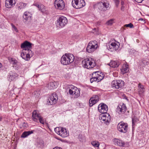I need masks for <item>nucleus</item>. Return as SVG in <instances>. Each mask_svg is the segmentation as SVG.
<instances>
[{
	"label": "nucleus",
	"mask_w": 149,
	"mask_h": 149,
	"mask_svg": "<svg viewBox=\"0 0 149 149\" xmlns=\"http://www.w3.org/2000/svg\"><path fill=\"white\" fill-rule=\"evenodd\" d=\"M120 64V63L117 61H111L108 65L110 67L114 68L118 67Z\"/></svg>",
	"instance_id": "25"
},
{
	"label": "nucleus",
	"mask_w": 149,
	"mask_h": 149,
	"mask_svg": "<svg viewBox=\"0 0 149 149\" xmlns=\"http://www.w3.org/2000/svg\"><path fill=\"white\" fill-rule=\"evenodd\" d=\"M56 8L60 10L63 9L65 7V3L63 0H56L54 2Z\"/></svg>",
	"instance_id": "15"
},
{
	"label": "nucleus",
	"mask_w": 149,
	"mask_h": 149,
	"mask_svg": "<svg viewBox=\"0 0 149 149\" xmlns=\"http://www.w3.org/2000/svg\"><path fill=\"white\" fill-rule=\"evenodd\" d=\"M27 4L22 2H20L17 3V7L19 9L24 8L26 6Z\"/></svg>",
	"instance_id": "30"
},
{
	"label": "nucleus",
	"mask_w": 149,
	"mask_h": 149,
	"mask_svg": "<svg viewBox=\"0 0 149 149\" xmlns=\"http://www.w3.org/2000/svg\"><path fill=\"white\" fill-rule=\"evenodd\" d=\"M22 126L23 128L25 129L28 127V125L26 123L24 122L22 124Z\"/></svg>",
	"instance_id": "40"
},
{
	"label": "nucleus",
	"mask_w": 149,
	"mask_h": 149,
	"mask_svg": "<svg viewBox=\"0 0 149 149\" xmlns=\"http://www.w3.org/2000/svg\"><path fill=\"white\" fill-rule=\"evenodd\" d=\"M102 122L106 125L109 124L111 120V117L109 114L107 113L103 114L101 115Z\"/></svg>",
	"instance_id": "13"
},
{
	"label": "nucleus",
	"mask_w": 149,
	"mask_h": 149,
	"mask_svg": "<svg viewBox=\"0 0 149 149\" xmlns=\"http://www.w3.org/2000/svg\"><path fill=\"white\" fill-rule=\"evenodd\" d=\"M97 72L98 73H99V72H94L93 74L92 75L93 76V75H94V74H95V75H96V76L95 77H93L92 78H91L90 79V81H91V83H92L94 81H97V82H99V81H98V78H97V75H96V73Z\"/></svg>",
	"instance_id": "29"
},
{
	"label": "nucleus",
	"mask_w": 149,
	"mask_h": 149,
	"mask_svg": "<svg viewBox=\"0 0 149 149\" xmlns=\"http://www.w3.org/2000/svg\"><path fill=\"white\" fill-rule=\"evenodd\" d=\"M58 96L55 93H52L50 96L47 102L49 105H52L56 103L58 100Z\"/></svg>",
	"instance_id": "11"
},
{
	"label": "nucleus",
	"mask_w": 149,
	"mask_h": 149,
	"mask_svg": "<svg viewBox=\"0 0 149 149\" xmlns=\"http://www.w3.org/2000/svg\"><path fill=\"white\" fill-rule=\"evenodd\" d=\"M41 116L39 112L36 111L34 110L32 113V119L33 121L35 122H37L38 119Z\"/></svg>",
	"instance_id": "22"
},
{
	"label": "nucleus",
	"mask_w": 149,
	"mask_h": 149,
	"mask_svg": "<svg viewBox=\"0 0 149 149\" xmlns=\"http://www.w3.org/2000/svg\"><path fill=\"white\" fill-rule=\"evenodd\" d=\"M2 119V118L1 117H0V121H1Z\"/></svg>",
	"instance_id": "51"
},
{
	"label": "nucleus",
	"mask_w": 149,
	"mask_h": 149,
	"mask_svg": "<svg viewBox=\"0 0 149 149\" xmlns=\"http://www.w3.org/2000/svg\"><path fill=\"white\" fill-rule=\"evenodd\" d=\"M35 6H37L38 8L39 9V8L40 7V5H39V4H36Z\"/></svg>",
	"instance_id": "46"
},
{
	"label": "nucleus",
	"mask_w": 149,
	"mask_h": 149,
	"mask_svg": "<svg viewBox=\"0 0 149 149\" xmlns=\"http://www.w3.org/2000/svg\"><path fill=\"white\" fill-rule=\"evenodd\" d=\"M97 78H98V81H99V82L102 80L104 77V75L103 74H97Z\"/></svg>",
	"instance_id": "37"
},
{
	"label": "nucleus",
	"mask_w": 149,
	"mask_h": 149,
	"mask_svg": "<svg viewBox=\"0 0 149 149\" xmlns=\"http://www.w3.org/2000/svg\"><path fill=\"white\" fill-rule=\"evenodd\" d=\"M145 88L143 85H141L140 84H139L138 92L139 94H142L144 92Z\"/></svg>",
	"instance_id": "26"
},
{
	"label": "nucleus",
	"mask_w": 149,
	"mask_h": 149,
	"mask_svg": "<svg viewBox=\"0 0 149 149\" xmlns=\"http://www.w3.org/2000/svg\"><path fill=\"white\" fill-rule=\"evenodd\" d=\"M109 44L107 46V48L111 52L116 51L119 47L120 44L118 42H112Z\"/></svg>",
	"instance_id": "12"
},
{
	"label": "nucleus",
	"mask_w": 149,
	"mask_h": 149,
	"mask_svg": "<svg viewBox=\"0 0 149 149\" xmlns=\"http://www.w3.org/2000/svg\"><path fill=\"white\" fill-rule=\"evenodd\" d=\"M16 3V0H6V6L8 8H10L14 6Z\"/></svg>",
	"instance_id": "21"
},
{
	"label": "nucleus",
	"mask_w": 149,
	"mask_h": 149,
	"mask_svg": "<svg viewBox=\"0 0 149 149\" xmlns=\"http://www.w3.org/2000/svg\"><path fill=\"white\" fill-rule=\"evenodd\" d=\"M109 6V3L106 2H100L97 4L98 9L102 11H104L107 10Z\"/></svg>",
	"instance_id": "18"
},
{
	"label": "nucleus",
	"mask_w": 149,
	"mask_h": 149,
	"mask_svg": "<svg viewBox=\"0 0 149 149\" xmlns=\"http://www.w3.org/2000/svg\"><path fill=\"white\" fill-rule=\"evenodd\" d=\"M17 75L14 74V73L12 72H10L9 73V75L8 76V80L10 81L13 80L14 79L17 77Z\"/></svg>",
	"instance_id": "27"
},
{
	"label": "nucleus",
	"mask_w": 149,
	"mask_h": 149,
	"mask_svg": "<svg viewBox=\"0 0 149 149\" xmlns=\"http://www.w3.org/2000/svg\"><path fill=\"white\" fill-rule=\"evenodd\" d=\"M39 10L41 11L43 13H46L47 9L45 6L42 5H40Z\"/></svg>",
	"instance_id": "33"
},
{
	"label": "nucleus",
	"mask_w": 149,
	"mask_h": 149,
	"mask_svg": "<svg viewBox=\"0 0 149 149\" xmlns=\"http://www.w3.org/2000/svg\"><path fill=\"white\" fill-rule=\"evenodd\" d=\"M55 132L62 137H65L69 135V133L66 129L60 127H57L54 129Z\"/></svg>",
	"instance_id": "5"
},
{
	"label": "nucleus",
	"mask_w": 149,
	"mask_h": 149,
	"mask_svg": "<svg viewBox=\"0 0 149 149\" xmlns=\"http://www.w3.org/2000/svg\"><path fill=\"white\" fill-rule=\"evenodd\" d=\"M124 8V7L123 6H122L121 8V10H123V9Z\"/></svg>",
	"instance_id": "48"
},
{
	"label": "nucleus",
	"mask_w": 149,
	"mask_h": 149,
	"mask_svg": "<svg viewBox=\"0 0 149 149\" xmlns=\"http://www.w3.org/2000/svg\"><path fill=\"white\" fill-rule=\"evenodd\" d=\"M99 101V97L97 95H94L89 100V106L92 107Z\"/></svg>",
	"instance_id": "19"
},
{
	"label": "nucleus",
	"mask_w": 149,
	"mask_h": 149,
	"mask_svg": "<svg viewBox=\"0 0 149 149\" xmlns=\"http://www.w3.org/2000/svg\"><path fill=\"white\" fill-rule=\"evenodd\" d=\"M2 67V64H1L0 63V68Z\"/></svg>",
	"instance_id": "50"
},
{
	"label": "nucleus",
	"mask_w": 149,
	"mask_h": 149,
	"mask_svg": "<svg viewBox=\"0 0 149 149\" xmlns=\"http://www.w3.org/2000/svg\"><path fill=\"white\" fill-rule=\"evenodd\" d=\"M143 20V19L142 18H140L139 19V21H140V20Z\"/></svg>",
	"instance_id": "49"
},
{
	"label": "nucleus",
	"mask_w": 149,
	"mask_h": 149,
	"mask_svg": "<svg viewBox=\"0 0 149 149\" xmlns=\"http://www.w3.org/2000/svg\"><path fill=\"white\" fill-rule=\"evenodd\" d=\"M114 1L116 6H117L119 4V1L118 0H114Z\"/></svg>",
	"instance_id": "43"
},
{
	"label": "nucleus",
	"mask_w": 149,
	"mask_h": 149,
	"mask_svg": "<svg viewBox=\"0 0 149 149\" xmlns=\"http://www.w3.org/2000/svg\"><path fill=\"white\" fill-rule=\"evenodd\" d=\"M138 120L137 119V118L135 117H134L133 118H132V126H133L134 125L135 123L137 122Z\"/></svg>",
	"instance_id": "39"
},
{
	"label": "nucleus",
	"mask_w": 149,
	"mask_h": 149,
	"mask_svg": "<svg viewBox=\"0 0 149 149\" xmlns=\"http://www.w3.org/2000/svg\"><path fill=\"white\" fill-rule=\"evenodd\" d=\"M125 27H130L131 28H133L134 27V26L131 23H130L128 24H125L124 26V27L122 28V29L124 30L125 29L124 28Z\"/></svg>",
	"instance_id": "38"
},
{
	"label": "nucleus",
	"mask_w": 149,
	"mask_h": 149,
	"mask_svg": "<svg viewBox=\"0 0 149 149\" xmlns=\"http://www.w3.org/2000/svg\"><path fill=\"white\" fill-rule=\"evenodd\" d=\"M37 145L39 147L43 148L44 145L43 141L41 139L38 140L37 141Z\"/></svg>",
	"instance_id": "32"
},
{
	"label": "nucleus",
	"mask_w": 149,
	"mask_h": 149,
	"mask_svg": "<svg viewBox=\"0 0 149 149\" xmlns=\"http://www.w3.org/2000/svg\"><path fill=\"white\" fill-rule=\"evenodd\" d=\"M33 133V131L24 132L22 134L21 137L23 138H26L28 136Z\"/></svg>",
	"instance_id": "28"
},
{
	"label": "nucleus",
	"mask_w": 149,
	"mask_h": 149,
	"mask_svg": "<svg viewBox=\"0 0 149 149\" xmlns=\"http://www.w3.org/2000/svg\"><path fill=\"white\" fill-rule=\"evenodd\" d=\"M98 47V42L94 40L90 42L87 47L86 50L88 53H92L95 51Z\"/></svg>",
	"instance_id": "4"
},
{
	"label": "nucleus",
	"mask_w": 149,
	"mask_h": 149,
	"mask_svg": "<svg viewBox=\"0 0 149 149\" xmlns=\"http://www.w3.org/2000/svg\"><path fill=\"white\" fill-rule=\"evenodd\" d=\"M38 119L39 120L40 122L42 124H44V120L43 118L41 116Z\"/></svg>",
	"instance_id": "41"
},
{
	"label": "nucleus",
	"mask_w": 149,
	"mask_h": 149,
	"mask_svg": "<svg viewBox=\"0 0 149 149\" xmlns=\"http://www.w3.org/2000/svg\"><path fill=\"white\" fill-rule=\"evenodd\" d=\"M21 47L23 49V51L29 52V51H31V50L32 47L31 44L27 41H26L22 43Z\"/></svg>",
	"instance_id": "14"
},
{
	"label": "nucleus",
	"mask_w": 149,
	"mask_h": 149,
	"mask_svg": "<svg viewBox=\"0 0 149 149\" xmlns=\"http://www.w3.org/2000/svg\"><path fill=\"white\" fill-rule=\"evenodd\" d=\"M95 30V28H94V29H93V30Z\"/></svg>",
	"instance_id": "54"
},
{
	"label": "nucleus",
	"mask_w": 149,
	"mask_h": 149,
	"mask_svg": "<svg viewBox=\"0 0 149 149\" xmlns=\"http://www.w3.org/2000/svg\"><path fill=\"white\" fill-rule=\"evenodd\" d=\"M92 145L95 147H97L99 146V143L96 141H93L91 142Z\"/></svg>",
	"instance_id": "36"
},
{
	"label": "nucleus",
	"mask_w": 149,
	"mask_h": 149,
	"mask_svg": "<svg viewBox=\"0 0 149 149\" xmlns=\"http://www.w3.org/2000/svg\"><path fill=\"white\" fill-rule=\"evenodd\" d=\"M33 53L32 51L29 52L23 51L21 53V56L22 58L26 61H29L30 58L33 56Z\"/></svg>",
	"instance_id": "10"
},
{
	"label": "nucleus",
	"mask_w": 149,
	"mask_h": 149,
	"mask_svg": "<svg viewBox=\"0 0 149 149\" xmlns=\"http://www.w3.org/2000/svg\"><path fill=\"white\" fill-rule=\"evenodd\" d=\"M117 128L120 132L125 133L127 131L128 125L127 123L120 122L118 124Z\"/></svg>",
	"instance_id": "8"
},
{
	"label": "nucleus",
	"mask_w": 149,
	"mask_h": 149,
	"mask_svg": "<svg viewBox=\"0 0 149 149\" xmlns=\"http://www.w3.org/2000/svg\"><path fill=\"white\" fill-rule=\"evenodd\" d=\"M68 22V20L66 17H61L57 20L56 24L57 26L63 28L67 24Z\"/></svg>",
	"instance_id": "7"
},
{
	"label": "nucleus",
	"mask_w": 149,
	"mask_h": 149,
	"mask_svg": "<svg viewBox=\"0 0 149 149\" xmlns=\"http://www.w3.org/2000/svg\"><path fill=\"white\" fill-rule=\"evenodd\" d=\"M11 25L12 27V28L14 29L15 31L17 32H18V30L17 29V27L13 24L12 23L11 24Z\"/></svg>",
	"instance_id": "42"
},
{
	"label": "nucleus",
	"mask_w": 149,
	"mask_h": 149,
	"mask_svg": "<svg viewBox=\"0 0 149 149\" xmlns=\"http://www.w3.org/2000/svg\"><path fill=\"white\" fill-rule=\"evenodd\" d=\"M136 2L138 3H141L143 0H134Z\"/></svg>",
	"instance_id": "44"
},
{
	"label": "nucleus",
	"mask_w": 149,
	"mask_h": 149,
	"mask_svg": "<svg viewBox=\"0 0 149 149\" xmlns=\"http://www.w3.org/2000/svg\"><path fill=\"white\" fill-rule=\"evenodd\" d=\"M124 2L123 1H121V5L123 6V5H124Z\"/></svg>",
	"instance_id": "47"
},
{
	"label": "nucleus",
	"mask_w": 149,
	"mask_h": 149,
	"mask_svg": "<svg viewBox=\"0 0 149 149\" xmlns=\"http://www.w3.org/2000/svg\"><path fill=\"white\" fill-rule=\"evenodd\" d=\"M72 4L73 7L76 9L81 8L85 5L84 0H73Z\"/></svg>",
	"instance_id": "6"
},
{
	"label": "nucleus",
	"mask_w": 149,
	"mask_h": 149,
	"mask_svg": "<svg viewBox=\"0 0 149 149\" xmlns=\"http://www.w3.org/2000/svg\"><path fill=\"white\" fill-rule=\"evenodd\" d=\"M127 109L125 104L121 103L119 104L117 108L116 112L119 114L123 113Z\"/></svg>",
	"instance_id": "17"
},
{
	"label": "nucleus",
	"mask_w": 149,
	"mask_h": 149,
	"mask_svg": "<svg viewBox=\"0 0 149 149\" xmlns=\"http://www.w3.org/2000/svg\"><path fill=\"white\" fill-rule=\"evenodd\" d=\"M68 90L69 94L70 95H72L74 98H77L80 96L79 89L74 86L72 85H70L68 88H67V91Z\"/></svg>",
	"instance_id": "3"
},
{
	"label": "nucleus",
	"mask_w": 149,
	"mask_h": 149,
	"mask_svg": "<svg viewBox=\"0 0 149 149\" xmlns=\"http://www.w3.org/2000/svg\"><path fill=\"white\" fill-rule=\"evenodd\" d=\"M114 141L115 145H117L120 147H124L125 146V142L122 140L115 139H114Z\"/></svg>",
	"instance_id": "23"
},
{
	"label": "nucleus",
	"mask_w": 149,
	"mask_h": 149,
	"mask_svg": "<svg viewBox=\"0 0 149 149\" xmlns=\"http://www.w3.org/2000/svg\"><path fill=\"white\" fill-rule=\"evenodd\" d=\"M128 65H125L123 66L122 68L121 69V71L123 74L126 73L128 71Z\"/></svg>",
	"instance_id": "31"
},
{
	"label": "nucleus",
	"mask_w": 149,
	"mask_h": 149,
	"mask_svg": "<svg viewBox=\"0 0 149 149\" xmlns=\"http://www.w3.org/2000/svg\"><path fill=\"white\" fill-rule=\"evenodd\" d=\"M74 59V57L72 54L66 53L61 57V62L63 65H66L73 62Z\"/></svg>",
	"instance_id": "1"
},
{
	"label": "nucleus",
	"mask_w": 149,
	"mask_h": 149,
	"mask_svg": "<svg viewBox=\"0 0 149 149\" xmlns=\"http://www.w3.org/2000/svg\"><path fill=\"white\" fill-rule=\"evenodd\" d=\"M78 139L80 141L83 142L85 140V138L84 135L80 134L78 136Z\"/></svg>",
	"instance_id": "34"
},
{
	"label": "nucleus",
	"mask_w": 149,
	"mask_h": 149,
	"mask_svg": "<svg viewBox=\"0 0 149 149\" xmlns=\"http://www.w3.org/2000/svg\"><path fill=\"white\" fill-rule=\"evenodd\" d=\"M1 105L0 104V108H1Z\"/></svg>",
	"instance_id": "53"
},
{
	"label": "nucleus",
	"mask_w": 149,
	"mask_h": 149,
	"mask_svg": "<svg viewBox=\"0 0 149 149\" xmlns=\"http://www.w3.org/2000/svg\"><path fill=\"white\" fill-rule=\"evenodd\" d=\"M98 109L99 111L103 114L107 113L108 107L106 104L104 103H101L99 105Z\"/></svg>",
	"instance_id": "16"
},
{
	"label": "nucleus",
	"mask_w": 149,
	"mask_h": 149,
	"mask_svg": "<svg viewBox=\"0 0 149 149\" xmlns=\"http://www.w3.org/2000/svg\"><path fill=\"white\" fill-rule=\"evenodd\" d=\"M114 19H111L108 21L106 22V24L107 25L110 26L112 25L114 22Z\"/></svg>",
	"instance_id": "35"
},
{
	"label": "nucleus",
	"mask_w": 149,
	"mask_h": 149,
	"mask_svg": "<svg viewBox=\"0 0 149 149\" xmlns=\"http://www.w3.org/2000/svg\"><path fill=\"white\" fill-rule=\"evenodd\" d=\"M82 65L84 68L88 69L93 68L95 66V63L91 58H86L83 60Z\"/></svg>",
	"instance_id": "2"
},
{
	"label": "nucleus",
	"mask_w": 149,
	"mask_h": 149,
	"mask_svg": "<svg viewBox=\"0 0 149 149\" xmlns=\"http://www.w3.org/2000/svg\"><path fill=\"white\" fill-rule=\"evenodd\" d=\"M53 149H62L61 148L59 147H55Z\"/></svg>",
	"instance_id": "45"
},
{
	"label": "nucleus",
	"mask_w": 149,
	"mask_h": 149,
	"mask_svg": "<svg viewBox=\"0 0 149 149\" xmlns=\"http://www.w3.org/2000/svg\"><path fill=\"white\" fill-rule=\"evenodd\" d=\"M31 14L29 12H25L23 15V21L26 22L28 20H30L31 19Z\"/></svg>",
	"instance_id": "20"
},
{
	"label": "nucleus",
	"mask_w": 149,
	"mask_h": 149,
	"mask_svg": "<svg viewBox=\"0 0 149 149\" xmlns=\"http://www.w3.org/2000/svg\"><path fill=\"white\" fill-rule=\"evenodd\" d=\"M57 86V83L54 81L51 82L47 85V87L50 90L54 89Z\"/></svg>",
	"instance_id": "24"
},
{
	"label": "nucleus",
	"mask_w": 149,
	"mask_h": 149,
	"mask_svg": "<svg viewBox=\"0 0 149 149\" xmlns=\"http://www.w3.org/2000/svg\"><path fill=\"white\" fill-rule=\"evenodd\" d=\"M15 61L13 63H15V61Z\"/></svg>",
	"instance_id": "52"
},
{
	"label": "nucleus",
	"mask_w": 149,
	"mask_h": 149,
	"mask_svg": "<svg viewBox=\"0 0 149 149\" xmlns=\"http://www.w3.org/2000/svg\"><path fill=\"white\" fill-rule=\"evenodd\" d=\"M124 83L122 80H114L112 82L111 85L116 89H119L121 88L124 86Z\"/></svg>",
	"instance_id": "9"
}]
</instances>
